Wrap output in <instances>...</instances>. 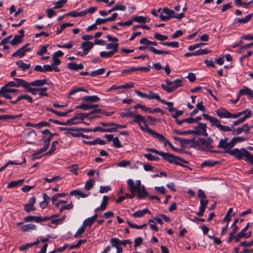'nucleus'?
Segmentation results:
<instances>
[{
    "label": "nucleus",
    "mask_w": 253,
    "mask_h": 253,
    "mask_svg": "<svg viewBox=\"0 0 253 253\" xmlns=\"http://www.w3.org/2000/svg\"><path fill=\"white\" fill-rule=\"evenodd\" d=\"M146 151L149 152H152V153H156V154L162 156V158L164 160L168 162L169 163L174 164L177 165H180L183 167H188L187 166H185L182 164V163H184L187 164L188 163L187 161H186L182 159V158H181L178 156H176L171 153L159 151L155 149H152V148H147L146 149Z\"/></svg>",
    "instance_id": "obj_1"
},
{
    "label": "nucleus",
    "mask_w": 253,
    "mask_h": 253,
    "mask_svg": "<svg viewBox=\"0 0 253 253\" xmlns=\"http://www.w3.org/2000/svg\"><path fill=\"white\" fill-rule=\"evenodd\" d=\"M127 183L130 192L132 194L137 193V197L141 199L148 195L143 185L141 186L140 180H136L135 184L131 179L127 180Z\"/></svg>",
    "instance_id": "obj_2"
},
{
    "label": "nucleus",
    "mask_w": 253,
    "mask_h": 253,
    "mask_svg": "<svg viewBox=\"0 0 253 253\" xmlns=\"http://www.w3.org/2000/svg\"><path fill=\"white\" fill-rule=\"evenodd\" d=\"M203 116L206 120L210 122L211 126H216L220 131L223 132H228L232 131L233 129L228 126L221 125L220 121L215 117H211L209 115L204 113L203 114Z\"/></svg>",
    "instance_id": "obj_3"
},
{
    "label": "nucleus",
    "mask_w": 253,
    "mask_h": 253,
    "mask_svg": "<svg viewBox=\"0 0 253 253\" xmlns=\"http://www.w3.org/2000/svg\"><path fill=\"white\" fill-rule=\"evenodd\" d=\"M10 86L4 85L0 89V96L5 98L11 99L13 96L16 95L20 92V91L17 89L9 88Z\"/></svg>",
    "instance_id": "obj_4"
},
{
    "label": "nucleus",
    "mask_w": 253,
    "mask_h": 253,
    "mask_svg": "<svg viewBox=\"0 0 253 253\" xmlns=\"http://www.w3.org/2000/svg\"><path fill=\"white\" fill-rule=\"evenodd\" d=\"M226 153H229L230 155L233 156L238 160H242L247 158L249 155V151L245 148H241L240 149L235 148L232 150L226 151Z\"/></svg>",
    "instance_id": "obj_5"
},
{
    "label": "nucleus",
    "mask_w": 253,
    "mask_h": 253,
    "mask_svg": "<svg viewBox=\"0 0 253 253\" xmlns=\"http://www.w3.org/2000/svg\"><path fill=\"white\" fill-rule=\"evenodd\" d=\"M135 93L140 97L145 98L149 100L156 99L160 102L162 100L158 94L154 93L152 91H149V94H146L136 90L135 91Z\"/></svg>",
    "instance_id": "obj_6"
},
{
    "label": "nucleus",
    "mask_w": 253,
    "mask_h": 253,
    "mask_svg": "<svg viewBox=\"0 0 253 253\" xmlns=\"http://www.w3.org/2000/svg\"><path fill=\"white\" fill-rule=\"evenodd\" d=\"M174 139L180 143L181 147L183 148H189L194 147L197 145L194 139H186L181 137H174Z\"/></svg>",
    "instance_id": "obj_7"
},
{
    "label": "nucleus",
    "mask_w": 253,
    "mask_h": 253,
    "mask_svg": "<svg viewBox=\"0 0 253 253\" xmlns=\"http://www.w3.org/2000/svg\"><path fill=\"white\" fill-rule=\"evenodd\" d=\"M28 82L22 79L14 78L13 81L8 82L4 85L16 87L22 86L25 88L28 87Z\"/></svg>",
    "instance_id": "obj_8"
},
{
    "label": "nucleus",
    "mask_w": 253,
    "mask_h": 253,
    "mask_svg": "<svg viewBox=\"0 0 253 253\" xmlns=\"http://www.w3.org/2000/svg\"><path fill=\"white\" fill-rule=\"evenodd\" d=\"M174 82L171 86H168L164 84H162L161 86L167 92L171 93L175 90L178 87L183 86V81L181 79H176L174 80Z\"/></svg>",
    "instance_id": "obj_9"
},
{
    "label": "nucleus",
    "mask_w": 253,
    "mask_h": 253,
    "mask_svg": "<svg viewBox=\"0 0 253 253\" xmlns=\"http://www.w3.org/2000/svg\"><path fill=\"white\" fill-rule=\"evenodd\" d=\"M163 13L166 15H169V19L171 18H176L180 20L185 17V15L183 12L178 14L175 13L173 10L168 8H164Z\"/></svg>",
    "instance_id": "obj_10"
},
{
    "label": "nucleus",
    "mask_w": 253,
    "mask_h": 253,
    "mask_svg": "<svg viewBox=\"0 0 253 253\" xmlns=\"http://www.w3.org/2000/svg\"><path fill=\"white\" fill-rule=\"evenodd\" d=\"M195 129L194 130H192L193 131H195V132H193V134L201 135L204 136H207L208 135L206 131V124L200 123L195 127Z\"/></svg>",
    "instance_id": "obj_11"
},
{
    "label": "nucleus",
    "mask_w": 253,
    "mask_h": 253,
    "mask_svg": "<svg viewBox=\"0 0 253 253\" xmlns=\"http://www.w3.org/2000/svg\"><path fill=\"white\" fill-rule=\"evenodd\" d=\"M29 45V43H27L25 45L17 50L14 53L12 54V57H18L20 58L24 57L25 55L26 52L29 51L31 50L30 47H28Z\"/></svg>",
    "instance_id": "obj_12"
},
{
    "label": "nucleus",
    "mask_w": 253,
    "mask_h": 253,
    "mask_svg": "<svg viewBox=\"0 0 253 253\" xmlns=\"http://www.w3.org/2000/svg\"><path fill=\"white\" fill-rule=\"evenodd\" d=\"M212 142V140L210 138H209L207 139L204 138H201L199 140V142L200 144H202L207 147V149L206 150L210 151H211V149L213 147L211 145Z\"/></svg>",
    "instance_id": "obj_13"
},
{
    "label": "nucleus",
    "mask_w": 253,
    "mask_h": 253,
    "mask_svg": "<svg viewBox=\"0 0 253 253\" xmlns=\"http://www.w3.org/2000/svg\"><path fill=\"white\" fill-rule=\"evenodd\" d=\"M60 130H71L73 131H84V132H91L93 131L92 129L84 128L83 127H59Z\"/></svg>",
    "instance_id": "obj_14"
},
{
    "label": "nucleus",
    "mask_w": 253,
    "mask_h": 253,
    "mask_svg": "<svg viewBox=\"0 0 253 253\" xmlns=\"http://www.w3.org/2000/svg\"><path fill=\"white\" fill-rule=\"evenodd\" d=\"M134 120L130 122V123H135L137 124H139L141 122L143 123L144 125L146 126V120L144 117L140 115L134 114L133 116Z\"/></svg>",
    "instance_id": "obj_15"
},
{
    "label": "nucleus",
    "mask_w": 253,
    "mask_h": 253,
    "mask_svg": "<svg viewBox=\"0 0 253 253\" xmlns=\"http://www.w3.org/2000/svg\"><path fill=\"white\" fill-rule=\"evenodd\" d=\"M22 99L27 100L30 103H33V98L31 96H30L29 95H21L19 96L16 98V99L10 101V102L12 104H16L19 101H20L21 100H22Z\"/></svg>",
    "instance_id": "obj_16"
},
{
    "label": "nucleus",
    "mask_w": 253,
    "mask_h": 253,
    "mask_svg": "<svg viewBox=\"0 0 253 253\" xmlns=\"http://www.w3.org/2000/svg\"><path fill=\"white\" fill-rule=\"evenodd\" d=\"M153 137L163 142L165 146H166L167 145H169V146L171 143L170 141L168 139H166L163 134L159 133L157 132H155Z\"/></svg>",
    "instance_id": "obj_17"
},
{
    "label": "nucleus",
    "mask_w": 253,
    "mask_h": 253,
    "mask_svg": "<svg viewBox=\"0 0 253 253\" xmlns=\"http://www.w3.org/2000/svg\"><path fill=\"white\" fill-rule=\"evenodd\" d=\"M93 44L91 42H84L82 43L81 48H83L84 53L87 54L89 51L92 48Z\"/></svg>",
    "instance_id": "obj_18"
},
{
    "label": "nucleus",
    "mask_w": 253,
    "mask_h": 253,
    "mask_svg": "<svg viewBox=\"0 0 253 253\" xmlns=\"http://www.w3.org/2000/svg\"><path fill=\"white\" fill-rule=\"evenodd\" d=\"M252 111H248L247 113L245 114L243 117L240 118L238 120L234 122L233 125L234 126H238L245 121V120L252 116Z\"/></svg>",
    "instance_id": "obj_19"
},
{
    "label": "nucleus",
    "mask_w": 253,
    "mask_h": 253,
    "mask_svg": "<svg viewBox=\"0 0 253 253\" xmlns=\"http://www.w3.org/2000/svg\"><path fill=\"white\" fill-rule=\"evenodd\" d=\"M28 87L29 85L30 86H41L43 85L47 84V80L46 79L42 80H36L31 83L28 82Z\"/></svg>",
    "instance_id": "obj_20"
},
{
    "label": "nucleus",
    "mask_w": 253,
    "mask_h": 253,
    "mask_svg": "<svg viewBox=\"0 0 253 253\" xmlns=\"http://www.w3.org/2000/svg\"><path fill=\"white\" fill-rule=\"evenodd\" d=\"M216 113L220 118H228L229 112L224 108H221L217 110Z\"/></svg>",
    "instance_id": "obj_21"
},
{
    "label": "nucleus",
    "mask_w": 253,
    "mask_h": 253,
    "mask_svg": "<svg viewBox=\"0 0 253 253\" xmlns=\"http://www.w3.org/2000/svg\"><path fill=\"white\" fill-rule=\"evenodd\" d=\"M109 200V198L107 196H104L103 198V200L101 202V205L99 207H98L95 209L94 210L95 212H96L98 211H104L106 209L107 205L108 204V201Z\"/></svg>",
    "instance_id": "obj_22"
},
{
    "label": "nucleus",
    "mask_w": 253,
    "mask_h": 253,
    "mask_svg": "<svg viewBox=\"0 0 253 253\" xmlns=\"http://www.w3.org/2000/svg\"><path fill=\"white\" fill-rule=\"evenodd\" d=\"M118 43H109L106 44V48L108 49H112L111 52H114V54L116 53L118 51L119 48Z\"/></svg>",
    "instance_id": "obj_23"
},
{
    "label": "nucleus",
    "mask_w": 253,
    "mask_h": 253,
    "mask_svg": "<svg viewBox=\"0 0 253 253\" xmlns=\"http://www.w3.org/2000/svg\"><path fill=\"white\" fill-rule=\"evenodd\" d=\"M146 213L151 214L150 211L147 209L137 211L133 213L132 215L134 217H141Z\"/></svg>",
    "instance_id": "obj_24"
},
{
    "label": "nucleus",
    "mask_w": 253,
    "mask_h": 253,
    "mask_svg": "<svg viewBox=\"0 0 253 253\" xmlns=\"http://www.w3.org/2000/svg\"><path fill=\"white\" fill-rule=\"evenodd\" d=\"M48 141H49V139H47V140H44V145L43 146V147L42 148L39 149L35 153H34L33 155V156H36L39 155L41 154H42V153L45 152L48 149V148L49 147V145L48 144V142H49Z\"/></svg>",
    "instance_id": "obj_25"
},
{
    "label": "nucleus",
    "mask_w": 253,
    "mask_h": 253,
    "mask_svg": "<svg viewBox=\"0 0 253 253\" xmlns=\"http://www.w3.org/2000/svg\"><path fill=\"white\" fill-rule=\"evenodd\" d=\"M92 131L94 132L100 131V132H116L117 131L116 128H104L100 126H96L92 129Z\"/></svg>",
    "instance_id": "obj_26"
},
{
    "label": "nucleus",
    "mask_w": 253,
    "mask_h": 253,
    "mask_svg": "<svg viewBox=\"0 0 253 253\" xmlns=\"http://www.w3.org/2000/svg\"><path fill=\"white\" fill-rule=\"evenodd\" d=\"M23 116L22 114H20L17 115H3L0 116V120H6L7 119H15L20 118Z\"/></svg>",
    "instance_id": "obj_27"
},
{
    "label": "nucleus",
    "mask_w": 253,
    "mask_h": 253,
    "mask_svg": "<svg viewBox=\"0 0 253 253\" xmlns=\"http://www.w3.org/2000/svg\"><path fill=\"white\" fill-rule=\"evenodd\" d=\"M36 228V226L35 225L30 223L23 225L22 227H21L20 229L23 232H27L32 230H35Z\"/></svg>",
    "instance_id": "obj_28"
},
{
    "label": "nucleus",
    "mask_w": 253,
    "mask_h": 253,
    "mask_svg": "<svg viewBox=\"0 0 253 253\" xmlns=\"http://www.w3.org/2000/svg\"><path fill=\"white\" fill-rule=\"evenodd\" d=\"M140 128V129L143 131H145V132H147L148 134H150L152 136H153L154 134H155V132L154 130H153V129L149 128L148 126H147V123H146V126L144 125V126H142L141 125V123H140L139 124H138Z\"/></svg>",
    "instance_id": "obj_29"
},
{
    "label": "nucleus",
    "mask_w": 253,
    "mask_h": 253,
    "mask_svg": "<svg viewBox=\"0 0 253 253\" xmlns=\"http://www.w3.org/2000/svg\"><path fill=\"white\" fill-rule=\"evenodd\" d=\"M148 49L153 53L156 54H170V52L169 51H164L162 50H158L156 48L150 46L148 47Z\"/></svg>",
    "instance_id": "obj_30"
},
{
    "label": "nucleus",
    "mask_w": 253,
    "mask_h": 253,
    "mask_svg": "<svg viewBox=\"0 0 253 253\" xmlns=\"http://www.w3.org/2000/svg\"><path fill=\"white\" fill-rule=\"evenodd\" d=\"M15 64L19 68H21L24 71L29 69L31 66L30 64L25 63L22 60L17 61Z\"/></svg>",
    "instance_id": "obj_31"
},
{
    "label": "nucleus",
    "mask_w": 253,
    "mask_h": 253,
    "mask_svg": "<svg viewBox=\"0 0 253 253\" xmlns=\"http://www.w3.org/2000/svg\"><path fill=\"white\" fill-rule=\"evenodd\" d=\"M83 99L86 101H88L90 102H97L100 100V98L96 95L85 96L83 98Z\"/></svg>",
    "instance_id": "obj_32"
},
{
    "label": "nucleus",
    "mask_w": 253,
    "mask_h": 253,
    "mask_svg": "<svg viewBox=\"0 0 253 253\" xmlns=\"http://www.w3.org/2000/svg\"><path fill=\"white\" fill-rule=\"evenodd\" d=\"M24 181V179H20L17 181H12L8 183L7 185V188H13L14 187H16L19 185L23 183Z\"/></svg>",
    "instance_id": "obj_33"
},
{
    "label": "nucleus",
    "mask_w": 253,
    "mask_h": 253,
    "mask_svg": "<svg viewBox=\"0 0 253 253\" xmlns=\"http://www.w3.org/2000/svg\"><path fill=\"white\" fill-rule=\"evenodd\" d=\"M253 16V13L249 14L243 18H237V21L240 24H245L249 22Z\"/></svg>",
    "instance_id": "obj_34"
},
{
    "label": "nucleus",
    "mask_w": 253,
    "mask_h": 253,
    "mask_svg": "<svg viewBox=\"0 0 253 253\" xmlns=\"http://www.w3.org/2000/svg\"><path fill=\"white\" fill-rule=\"evenodd\" d=\"M248 111H251V110H249V109H246L243 111H242V112H239L238 113H236V114H231V113L229 112V117H228V118H237L241 116H242L243 115H245V114L247 113Z\"/></svg>",
    "instance_id": "obj_35"
},
{
    "label": "nucleus",
    "mask_w": 253,
    "mask_h": 253,
    "mask_svg": "<svg viewBox=\"0 0 253 253\" xmlns=\"http://www.w3.org/2000/svg\"><path fill=\"white\" fill-rule=\"evenodd\" d=\"M228 138H225L224 139H221L220 140L218 144V148L221 149H227V141Z\"/></svg>",
    "instance_id": "obj_36"
},
{
    "label": "nucleus",
    "mask_w": 253,
    "mask_h": 253,
    "mask_svg": "<svg viewBox=\"0 0 253 253\" xmlns=\"http://www.w3.org/2000/svg\"><path fill=\"white\" fill-rule=\"evenodd\" d=\"M161 103L168 106V109L170 113H172L173 111H175V108L172 107L173 105V102L166 101V100L162 99Z\"/></svg>",
    "instance_id": "obj_37"
},
{
    "label": "nucleus",
    "mask_w": 253,
    "mask_h": 253,
    "mask_svg": "<svg viewBox=\"0 0 253 253\" xmlns=\"http://www.w3.org/2000/svg\"><path fill=\"white\" fill-rule=\"evenodd\" d=\"M80 123V122L77 121L75 117L74 116L71 119L67 120L66 122H64V126H71L76 125Z\"/></svg>",
    "instance_id": "obj_38"
},
{
    "label": "nucleus",
    "mask_w": 253,
    "mask_h": 253,
    "mask_svg": "<svg viewBox=\"0 0 253 253\" xmlns=\"http://www.w3.org/2000/svg\"><path fill=\"white\" fill-rule=\"evenodd\" d=\"M22 41V38L18 35H15L13 40L10 42L12 45H16L21 43Z\"/></svg>",
    "instance_id": "obj_39"
},
{
    "label": "nucleus",
    "mask_w": 253,
    "mask_h": 253,
    "mask_svg": "<svg viewBox=\"0 0 253 253\" xmlns=\"http://www.w3.org/2000/svg\"><path fill=\"white\" fill-rule=\"evenodd\" d=\"M95 183V181L93 179H90L87 180L85 184V189L86 190H89L93 188Z\"/></svg>",
    "instance_id": "obj_40"
},
{
    "label": "nucleus",
    "mask_w": 253,
    "mask_h": 253,
    "mask_svg": "<svg viewBox=\"0 0 253 253\" xmlns=\"http://www.w3.org/2000/svg\"><path fill=\"white\" fill-rule=\"evenodd\" d=\"M112 246L116 248L120 247L121 240L117 238H112L110 240Z\"/></svg>",
    "instance_id": "obj_41"
},
{
    "label": "nucleus",
    "mask_w": 253,
    "mask_h": 253,
    "mask_svg": "<svg viewBox=\"0 0 253 253\" xmlns=\"http://www.w3.org/2000/svg\"><path fill=\"white\" fill-rule=\"evenodd\" d=\"M173 131L177 134L181 135H185L187 134H193V132H195V131H193L192 130H183L180 131L177 129H174Z\"/></svg>",
    "instance_id": "obj_42"
},
{
    "label": "nucleus",
    "mask_w": 253,
    "mask_h": 253,
    "mask_svg": "<svg viewBox=\"0 0 253 253\" xmlns=\"http://www.w3.org/2000/svg\"><path fill=\"white\" fill-rule=\"evenodd\" d=\"M106 70L104 68H100L97 70L92 71L90 73V76L92 77H95L99 75H101L104 74Z\"/></svg>",
    "instance_id": "obj_43"
},
{
    "label": "nucleus",
    "mask_w": 253,
    "mask_h": 253,
    "mask_svg": "<svg viewBox=\"0 0 253 253\" xmlns=\"http://www.w3.org/2000/svg\"><path fill=\"white\" fill-rule=\"evenodd\" d=\"M58 144V141L57 140L54 141L52 142L51 148L50 150L45 154L48 155L53 153L56 149V145Z\"/></svg>",
    "instance_id": "obj_44"
},
{
    "label": "nucleus",
    "mask_w": 253,
    "mask_h": 253,
    "mask_svg": "<svg viewBox=\"0 0 253 253\" xmlns=\"http://www.w3.org/2000/svg\"><path fill=\"white\" fill-rule=\"evenodd\" d=\"M88 115L89 114L80 113L76 114L74 116L75 117L77 121H78V120H84L85 118H86L88 117Z\"/></svg>",
    "instance_id": "obj_45"
},
{
    "label": "nucleus",
    "mask_w": 253,
    "mask_h": 253,
    "mask_svg": "<svg viewBox=\"0 0 253 253\" xmlns=\"http://www.w3.org/2000/svg\"><path fill=\"white\" fill-rule=\"evenodd\" d=\"M253 45V42H251L250 43H248L246 44H245L243 46H241L237 52L238 53H242L244 52V50L246 49H248L250 48Z\"/></svg>",
    "instance_id": "obj_46"
},
{
    "label": "nucleus",
    "mask_w": 253,
    "mask_h": 253,
    "mask_svg": "<svg viewBox=\"0 0 253 253\" xmlns=\"http://www.w3.org/2000/svg\"><path fill=\"white\" fill-rule=\"evenodd\" d=\"M161 43L164 45H167L168 46H171L175 48H178L179 46V43L177 42H161Z\"/></svg>",
    "instance_id": "obj_47"
},
{
    "label": "nucleus",
    "mask_w": 253,
    "mask_h": 253,
    "mask_svg": "<svg viewBox=\"0 0 253 253\" xmlns=\"http://www.w3.org/2000/svg\"><path fill=\"white\" fill-rule=\"evenodd\" d=\"M154 38L161 41H164L168 39V36L166 35H163L159 33H156L154 35Z\"/></svg>",
    "instance_id": "obj_48"
},
{
    "label": "nucleus",
    "mask_w": 253,
    "mask_h": 253,
    "mask_svg": "<svg viewBox=\"0 0 253 253\" xmlns=\"http://www.w3.org/2000/svg\"><path fill=\"white\" fill-rule=\"evenodd\" d=\"M218 163L217 162H213L211 161H204L201 164V167H213L215 166L216 164H217Z\"/></svg>",
    "instance_id": "obj_49"
},
{
    "label": "nucleus",
    "mask_w": 253,
    "mask_h": 253,
    "mask_svg": "<svg viewBox=\"0 0 253 253\" xmlns=\"http://www.w3.org/2000/svg\"><path fill=\"white\" fill-rule=\"evenodd\" d=\"M134 108H140L143 111L149 113L151 112V108L146 107L144 105H141L140 103L137 104L134 107Z\"/></svg>",
    "instance_id": "obj_50"
},
{
    "label": "nucleus",
    "mask_w": 253,
    "mask_h": 253,
    "mask_svg": "<svg viewBox=\"0 0 253 253\" xmlns=\"http://www.w3.org/2000/svg\"><path fill=\"white\" fill-rule=\"evenodd\" d=\"M146 17L138 16L133 17L132 19V22L135 21L138 23H145Z\"/></svg>",
    "instance_id": "obj_51"
},
{
    "label": "nucleus",
    "mask_w": 253,
    "mask_h": 253,
    "mask_svg": "<svg viewBox=\"0 0 253 253\" xmlns=\"http://www.w3.org/2000/svg\"><path fill=\"white\" fill-rule=\"evenodd\" d=\"M211 51L208 49H200L198 50L195 51V55L198 56L202 54H206L209 53Z\"/></svg>",
    "instance_id": "obj_52"
},
{
    "label": "nucleus",
    "mask_w": 253,
    "mask_h": 253,
    "mask_svg": "<svg viewBox=\"0 0 253 253\" xmlns=\"http://www.w3.org/2000/svg\"><path fill=\"white\" fill-rule=\"evenodd\" d=\"M94 222V221L90 217H89L84 220L82 225L85 228L86 226L91 227Z\"/></svg>",
    "instance_id": "obj_53"
},
{
    "label": "nucleus",
    "mask_w": 253,
    "mask_h": 253,
    "mask_svg": "<svg viewBox=\"0 0 253 253\" xmlns=\"http://www.w3.org/2000/svg\"><path fill=\"white\" fill-rule=\"evenodd\" d=\"M114 54V52H111L110 51L108 52L101 51L100 53V56L102 58H110L113 56Z\"/></svg>",
    "instance_id": "obj_54"
},
{
    "label": "nucleus",
    "mask_w": 253,
    "mask_h": 253,
    "mask_svg": "<svg viewBox=\"0 0 253 253\" xmlns=\"http://www.w3.org/2000/svg\"><path fill=\"white\" fill-rule=\"evenodd\" d=\"M67 2V0H59L56 3L55 5L53 8L57 9L62 8Z\"/></svg>",
    "instance_id": "obj_55"
},
{
    "label": "nucleus",
    "mask_w": 253,
    "mask_h": 253,
    "mask_svg": "<svg viewBox=\"0 0 253 253\" xmlns=\"http://www.w3.org/2000/svg\"><path fill=\"white\" fill-rule=\"evenodd\" d=\"M251 90H252L250 88L247 87H244L243 88L240 89L239 93L241 96L243 95H247L248 96Z\"/></svg>",
    "instance_id": "obj_56"
},
{
    "label": "nucleus",
    "mask_w": 253,
    "mask_h": 253,
    "mask_svg": "<svg viewBox=\"0 0 253 253\" xmlns=\"http://www.w3.org/2000/svg\"><path fill=\"white\" fill-rule=\"evenodd\" d=\"M48 46V44H45L42 46L41 49L37 52V54L39 55H42L47 51Z\"/></svg>",
    "instance_id": "obj_57"
},
{
    "label": "nucleus",
    "mask_w": 253,
    "mask_h": 253,
    "mask_svg": "<svg viewBox=\"0 0 253 253\" xmlns=\"http://www.w3.org/2000/svg\"><path fill=\"white\" fill-rule=\"evenodd\" d=\"M24 210L29 213L31 211H34L36 210V208L34 207V206H31L28 204H26L24 205Z\"/></svg>",
    "instance_id": "obj_58"
},
{
    "label": "nucleus",
    "mask_w": 253,
    "mask_h": 253,
    "mask_svg": "<svg viewBox=\"0 0 253 253\" xmlns=\"http://www.w3.org/2000/svg\"><path fill=\"white\" fill-rule=\"evenodd\" d=\"M75 109H82L84 110H88L89 109H91V107H90L89 105L83 103L80 105L76 106Z\"/></svg>",
    "instance_id": "obj_59"
},
{
    "label": "nucleus",
    "mask_w": 253,
    "mask_h": 253,
    "mask_svg": "<svg viewBox=\"0 0 253 253\" xmlns=\"http://www.w3.org/2000/svg\"><path fill=\"white\" fill-rule=\"evenodd\" d=\"M86 242V240H80L78 241L77 243L75 245H71L70 247V249H77L79 248L83 243Z\"/></svg>",
    "instance_id": "obj_60"
},
{
    "label": "nucleus",
    "mask_w": 253,
    "mask_h": 253,
    "mask_svg": "<svg viewBox=\"0 0 253 253\" xmlns=\"http://www.w3.org/2000/svg\"><path fill=\"white\" fill-rule=\"evenodd\" d=\"M173 112L174 113H172L171 116L175 120L177 119L178 117L182 115L184 113V112L183 111L178 110L176 109L175 111H173Z\"/></svg>",
    "instance_id": "obj_61"
},
{
    "label": "nucleus",
    "mask_w": 253,
    "mask_h": 253,
    "mask_svg": "<svg viewBox=\"0 0 253 253\" xmlns=\"http://www.w3.org/2000/svg\"><path fill=\"white\" fill-rule=\"evenodd\" d=\"M134 116V113L132 112H130L128 110L127 112H122L120 114V116L122 118H128V117H133Z\"/></svg>",
    "instance_id": "obj_62"
},
{
    "label": "nucleus",
    "mask_w": 253,
    "mask_h": 253,
    "mask_svg": "<svg viewBox=\"0 0 253 253\" xmlns=\"http://www.w3.org/2000/svg\"><path fill=\"white\" fill-rule=\"evenodd\" d=\"M85 228L84 227V226L82 225L81 227L78 230L77 232L74 235L75 238L79 237L81 235L83 234L85 231Z\"/></svg>",
    "instance_id": "obj_63"
},
{
    "label": "nucleus",
    "mask_w": 253,
    "mask_h": 253,
    "mask_svg": "<svg viewBox=\"0 0 253 253\" xmlns=\"http://www.w3.org/2000/svg\"><path fill=\"white\" fill-rule=\"evenodd\" d=\"M70 169V171L73 172L76 175L78 174L77 170L79 169V167L77 164L72 165L68 167Z\"/></svg>",
    "instance_id": "obj_64"
}]
</instances>
